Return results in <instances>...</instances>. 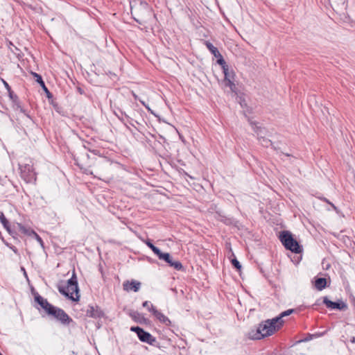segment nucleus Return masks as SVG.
<instances>
[{
	"instance_id": "72a5a7b5",
	"label": "nucleus",
	"mask_w": 355,
	"mask_h": 355,
	"mask_svg": "<svg viewBox=\"0 0 355 355\" xmlns=\"http://www.w3.org/2000/svg\"><path fill=\"white\" fill-rule=\"evenodd\" d=\"M6 245L10 248L13 252L15 254H19V252H18V250L16 248V247L8 243H6Z\"/></svg>"
},
{
	"instance_id": "423d86ee",
	"label": "nucleus",
	"mask_w": 355,
	"mask_h": 355,
	"mask_svg": "<svg viewBox=\"0 0 355 355\" xmlns=\"http://www.w3.org/2000/svg\"><path fill=\"white\" fill-rule=\"evenodd\" d=\"M322 302L324 304H325V306L327 308L330 309H337L342 311L347 308V304L345 303L343 301L338 300L336 302H333L329 300V298L327 296L323 297Z\"/></svg>"
},
{
	"instance_id": "393cba45",
	"label": "nucleus",
	"mask_w": 355,
	"mask_h": 355,
	"mask_svg": "<svg viewBox=\"0 0 355 355\" xmlns=\"http://www.w3.org/2000/svg\"><path fill=\"white\" fill-rule=\"evenodd\" d=\"M32 74L34 76V77H35L36 82L38 83L42 87H44L45 83H44V80H42V76L40 74L35 73V72H33Z\"/></svg>"
},
{
	"instance_id": "dca6fc26",
	"label": "nucleus",
	"mask_w": 355,
	"mask_h": 355,
	"mask_svg": "<svg viewBox=\"0 0 355 355\" xmlns=\"http://www.w3.org/2000/svg\"><path fill=\"white\" fill-rule=\"evenodd\" d=\"M0 222L2 223L3 227L8 231L10 234H12V232L10 229V226L8 220L6 219L3 211H0Z\"/></svg>"
},
{
	"instance_id": "412c9836",
	"label": "nucleus",
	"mask_w": 355,
	"mask_h": 355,
	"mask_svg": "<svg viewBox=\"0 0 355 355\" xmlns=\"http://www.w3.org/2000/svg\"><path fill=\"white\" fill-rule=\"evenodd\" d=\"M130 316L135 321L138 322H141V320H145L144 317L137 311H135V312H133L132 313H131Z\"/></svg>"
},
{
	"instance_id": "7ed1b4c3",
	"label": "nucleus",
	"mask_w": 355,
	"mask_h": 355,
	"mask_svg": "<svg viewBox=\"0 0 355 355\" xmlns=\"http://www.w3.org/2000/svg\"><path fill=\"white\" fill-rule=\"evenodd\" d=\"M279 240L286 250L298 254L302 251V246L293 238L292 234L288 231H283L280 233Z\"/></svg>"
},
{
	"instance_id": "aec40b11",
	"label": "nucleus",
	"mask_w": 355,
	"mask_h": 355,
	"mask_svg": "<svg viewBox=\"0 0 355 355\" xmlns=\"http://www.w3.org/2000/svg\"><path fill=\"white\" fill-rule=\"evenodd\" d=\"M146 245L158 257L162 252L161 250L154 245L150 240L146 241Z\"/></svg>"
},
{
	"instance_id": "c03bdc74",
	"label": "nucleus",
	"mask_w": 355,
	"mask_h": 355,
	"mask_svg": "<svg viewBox=\"0 0 355 355\" xmlns=\"http://www.w3.org/2000/svg\"><path fill=\"white\" fill-rule=\"evenodd\" d=\"M0 355H3V354L0 352Z\"/></svg>"
},
{
	"instance_id": "9b49d317",
	"label": "nucleus",
	"mask_w": 355,
	"mask_h": 355,
	"mask_svg": "<svg viewBox=\"0 0 355 355\" xmlns=\"http://www.w3.org/2000/svg\"><path fill=\"white\" fill-rule=\"evenodd\" d=\"M141 283L136 280L125 281L123 284V288L126 291H133L137 292L140 289Z\"/></svg>"
},
{
	"instance_id": "f257e3e1",
	"label": "nucleus",
	"mask_w": 355,
	"mask_h": 355,
	"mask_svg": "<svg viewBox=\"0 0 355 355\" xmlns=\"http://www.w3.org/2000/svg\"><path fill=\"white\" fill-rule=\"evenodd\" d=\"M277 320L274 318L262 321L257 327H252L247 334V336L250 340H261L273 334L280 329L277 324Z\"/></svg>"
},
{
	"instance_id": "cd10ccee",
	"label": "nucleus",
	"mask_w": 355,
	"mask_h": 355,
	"mask_svg": "<svg viewBox=\"0 0 355 355\" xmlns=\"http://www.w3.org/2000/svg\"><path fill=\"white\" fill-rule=\"evenodd\" d=\"M135 10H150L148 7V4L146 3H141L139 7H137L135 9Z\"/></svg>"
},
{
	"instance_id": "a211bd4d",
	"label": "nucleus",
	"mask_w": 355,
	"mask_h": 355,
	"mask_svg": "<svg viewBox=\"0 0 355 355\" xmlns=\"http://www.w3.org/2000/svg\"><path fill=\"white\" fill-rule=\"evenodd\" d=\"M203 44L207 46L213 55H216V53H218V50L209 40H203Z\"/></svg>"
},
{
	"instance_id": "5701e85b",
	"label": "nucleus",
	"mask_w": 355,
	"mask_h": 355,
	"mask_svg": "<svg viewBox=\"0 0 355 355\" xmlns=\"http://www.w3.org/2000/svg\"><path fill=\"white\" fill-rule=\"evenodd\" d=\"M233 80H234V79L227 80H225L224 83H225V85L226 87H230V89H231L232 92H236V85L234 83Z\"/></svg>"
},
{
	"instance_id": "f8f14e48",
	"label": "nucleus",
	"mask_w": 355,
	"mask_h": 355,
	"mask_svg": "<svg viewBox=\"0 0 355 355\" xmlns=\"http://www.w3.org/2000/svg\"><path fill=\"white\" fill-rule=\"evenodd\" d=\"M114 115L120 120L125 128L130 130V127L125 122V119H130V116L128 115L125 112L122 111L120 108H117L116 110H114Z\"/></svg>"
},
{
	"instance_id": "4be33fe9",
	"label": "nucleus",
	"mask_w": 355,
	"mask_h": 355,
	"mask_svg": "<svg viewBox=\"0 0 355 355\" xmlns=\"http://www.w3.org/2000/svg\"><path fill=\"white\" fill-rule=\"evenodd\" d=\"M223 72L224 73V81L234 79V73L232 71H230L229 67H227V71H223Z\"/></svg>"
},
{
	"instance_id": "2eb2a0df",
	"label": "nucleus",
	"mask_w": 355,
	"mask_h": 355,
	"mask_svg": "<svg viewBox=\"0 0 355 355\" xmlns=\"http://www.w3.org/2000/svg\"><path fill=\"white\" fill-rule=\"evenodd\" d=\"M16 227L19 232H21L22 234L25 235L32 236L33 233H34L33 230L25 227L21 223H17L16 225Z\"/></svg>"
},
{
	"instance_id": "473e14b6",
	"label": "nucleus",
	"mask_w": 355,
	"mask_h": 355,
	"mask_svg": "<svg viewBox=\"0 0 355 355\" xmlns=\"http://www.w3.org/2000/svg\"><path fill=\"white\" fill-rule=\"evenodd\" d=\"M42 89H44V91L46 94L47 98H51L53 97V94L49 92V90L48 89V88L46 87L45 85H44V87H42Z\"/></svg>"
},
{
	"instance_id": "f704fd0d",
	"label": "nucleus",
	"mask_w": 355,
	"mask_h": 355,
	"mask_svg": "<svg viewBox=\"0 0 355 355\" xmlns=\"http://www.w3.org/2000/svg\"><path fill=\"white\" fill-rule=\"evenodd\" d=\"M151 305H153L149 301H145L143 302L142 304V306L144 307V308H146L148 309V310L149 311V309H151Z\"/></svg>"
},
{
	"instance_id": "39448f33",
	"label": "nucleus",
	"mask_w": 355,
	"mask_h": 355,
	"mask_svg": "<svg viewBox=\"0 0 355 355\" xmlns=\"http://www.w3.org/2000/svg\"><path fill=\"white\" fill-rule=\"evenodd\" d=\"M48 315L54 317V318L64 326H68L70 323L73 322L72 318L63 309L55 306L50 310Z\"/></svg>"
},
{
	"instance_id": "37998d69",
	"label": "nucleus",
	"mask_w": 355,
	"mask_h": 355,
	"mask_svg": "<svg viewBox=\"0 0 355 355\" xmlns=\"http://www.w3.org/2000/svg\"><path fill=\"white\" fill-rule=\"evenodd\" d=\"M203 36L207 37L208 36V35H206L205 33H203Z\"/></svg>"
},
{
	"instance_id": "c756f323",
	"label": "nucleus",
	"mask_w": 355,
	"mask_h": 355,
	"mask_svg": "<svg viewBox=\"0 0 355 355\" xmlns=\"http://www.w3.org/2000/svg\"><path fill=\"white\" fill-rule=\"evenodd\" d=\"M32 236L35 237V239L37 240V241L40 244V245L44 248V242L42 238L34 231V233H33Z\"/></svg>"
},
{
	"instance_id": "ddd939ff",
	"label": "nucleus",
	"mask_w": 355,
	"mask_h": 355,
	"mask_svg": "<svg viewBox=\"0 0 355 355\" xmlns=\"http://www.w3.org/2000/svg\"><path fill=\"white\" fill-rule=\"evenodd\" d=\"M314 286L318 291H322L327 286V280L324 277H316L314 280Z\"/></svg>"
},
{
	"instance_id": "0eeeda50",
	"label": "nucleus",
	"mask_w": 355,
	"mask_h": 355,
	"mask_svg": "<svg viewBox=\"0 0 355 355\" xmlns=\"http://www.w3.org/2000/svg\"><path fill=\"white\" fill-rule=\"evenodd\" d=\"M86 315L92 318H101L105 316L104 312L98 306L89 305L86 310Z\"/></svg>"
},
{
	"instance_id": "6e6552de",
	"label": "nucleus",
	"mask_w": 355,
	"mask_h": 355,
	"mask_svg": "<svg viewBox=\"0 0 355 355\" xmlns=\"http://www.w3.org/2000/svg\"><path fill=\"white\" fill-rule=\"evenodd\" d=\"M34 298L35 301L44 310L46 314H48L50 310L54 306L53 304H50L46 299L42 297L37 293L35 294Z\"/></svg>"
},
{
	"instance_id": "a878e982",
	"label": "nucleus",
	"mask_w": 355,
	"mask_h": 355,
	"mask_svg": "<svg viewBox=\"0 0 355 355\" xmlns=\"http://www.w3.org/2000/svg\"><path fill=\"white\" fill-rule=\"evenodd\" d=\"M170 266L173 267L177 270H181L183 268L182 264L179 261L173 260Z\"/></svg>"
},
{
	"instance_id": "6ab92c4d",
	"label": "nucleus",
	"mask_w": 355,
	"mask_h": 355,
	"mask_svg": "<svg viewBox=\"0 0 355 355\" xmlns=\"http://www.w3.org/2000/svg\"><path fill=\"white\" fill-rule=\"evenodd\" d=\"M158 258L161 260H164V261H166L167 263H168L169 266L171 264V262L173 261V259L171 254L168 252H161L160 254L158 256Z\"/></svg>"
},
{
	"instance_id": "bb28decb",
	"label": "nucleus",
	"mask_w": 355,
	"mask_h": 355,
	"mask_svg": "<svg viewBox=\"0 0 355 355\" xmlns=\"http://www.w3.org/2000/svg\"><path fill=\"white\" fill-rule=\"evenodd\" d=\"M231 263L234 268H235L237 270H241V265L236 257L231 260Z\"/></svg>"
},
{
	"instance_id": "79ce46f5",
	"label": "nucleus",
	"mask_w": 355,
	"mask_h": 355,
	"mask_svg": "<svg viewBox=\"0 0 355 355\" xmlns=\"http://www.w3.org/2000/svg\"><path fill=\"white\" fill-rule=\"evenodd\" d=\"M135 20L137 22L139 23V24H141V21H139V19H137L135 18Z\"/></svg>"
},
{
	"instance_id": "c85d7f7f",
	"label": "nucleus",
	"mask_w": 355,
	"mask_h": 355,
	"mask_svg": "<svg viewBox=\"0 0 355 355\" xmlns=\"http://www.w3.org/2000/svg\"><path fill=\"white\" fill-rule=\"evenodd\" d=\"M144 329L140 327H138V326H136V327H130V331H132V332H135L137 334V336L141 334V332L143 331Z\"/></svg>"
},
{
	"instance_id": "f3484780",
	"label": "nucleus",
	"mask_w": 355,
	"mask_h": 355,
	"mask_svg": "<svg viewBox=\"0 0 355 355\" xmlns=\"http://www.w3.org/2000/svg\"><path fill=\"white\" fill-rule=\"evenodd\" d=\"M1 81L5 86L6 90L8 91V95L10 98L13 101H16L18 99V96L14 94V92L12 91L11 87L8 85V83L4 80L3 79H1Z\"/></svg>"
},
{
	"instance_id": "1a4fd4ad",
	"label": "nucleus",
	"mask_w": 355,
	"mask_h": 355,
	"mask_svg": "<svg viewBox=\"0 0 355 355\" xmlns=\"http://www.w3.org/2000/svg\"><path fill=\"white\" fill-rule=\"evenodd\" d=\"M149 311L162 324L170 326L171 320L167 316L164 315L161 311H158L153 305H151V309H149Z\"/></svg>"
},
{
	"instance_id": "58836bf2",
	"label": "nucleus",
	"mask_w": 355,
	"mask_h": 355,
	"mask_svg": "<svg viewBox=\"0 0 355 355\" xmlns=\"http://www.w3.org/2000/svg\"><path fill=\"white\" fill-rule=\"evenodd\" d=\"M313 336H314V335H311V334H309V337H308V338H305V339H304V340H305V341H309V340H310L311 339V338H312Z\"/></svg>"
},
{
	"instance_id": "f03ea898",
	"label": "nucleus",
	"mask_w": 355,
	"mask_h": 355,
	"mask_svg": "<svg viewBox=\"0 0 355 355\" xmlns=\"http://www.w3.org/2000/svg\"><path fill=\"white\" fill-rule=\"evenodd\" d=\"M58 289L62 295L68 299L73 302L79 301V287L75 270H73L71 278L68 279L67 286H58Z\"/></svg>"
},
{
	"instance_id": "4468645a",
	"label": "nucleus",
	"mask_w": 355,
	"mask_h": 355,
	"mask_svg": "<svg viewBox=\"0 0 355 355\" xmlns=\"http://www.w3.org/2000/svg\"><path fill=\"white\" fill-rule=\"evenodd\" d=\"M294 311H295V309H288L285 311L282 312L278 316L275 317L274 318L278 319L277 322L279 325V327H282L284 324V322L282 318L285 316L290 315Z\"/></svg>"
},
{
	"instance_id": "20e7f679",
	"label": "nucleus",
	"mask_w": 355,
	"mask_h": 355,
	"mask_svg": "<svg viewBox=\"0 0 355 355\" xmlns=\"http://www.w3.org/2000/svg\"><path fill=\"white\" fill-rule=\"evenodd\" d=\"M19 169L21 178L26 182H31L35 179V173L30 159H26L24 162L19 163Z\"/></svg>"
},
{
	"instance_id": "a19ab883",
	"label": "nucleus",
	"mask_w": 355,
	"mask_h": 355,
	"mask_svg": "<svg viewBox=\"0 0 355 355\" xmlns=\"http://www.w3.org/2000/svg\"><path fill=\"white\" fill-rule=\"evenodd\" d=\"M132 94H133V96H134L135 99L137 100L138 98L137 95H136L135 93H132Z\"/></svg>"
},
{
	"instance_id": "b1692460",
	"label": "nucleus",
	"mask_w": 355,
	"mask_h": 355,
	"mask_svg": "<svg viewBox=\"0 0 355 355\" xmlns=\"http://www.w3.org/2000/svg\"><path fill=\"white\" fill-rule=\"evenodd\" d=\"M216 63L221 67L223 71H227V67H228V65L225 61L223 57H220L219 59L216 60Z\"/></svg>"
},
{
	"instance_id": "c9c22d12",
	"label": "nucleus",
	"mask_w": 355,
	"mask_h": 355,
	"mask_svg": "<svg viewBox=\"0 0 355 355\" xmlns=\"http://www.w3.org/2000/svg\"><path fill=\"white\" fill-rule=\"evenodd\" d=\"M322 200L327 203L331 205L334 209H336V207L333 203L330 202L328 199H327L326 198H323Z\"/></svg>"
},
{
	"instance_id": "7c9ffc66",
	"label": "nucleus",
	"mask_w": 355,
	"mask_h": 355,
	"mask_svg": "<svg viewBox=\"0 0 355 355\" xmlns=\"http://www.w3.org/2000/svg\"><path fill=\"white\" fill-rule=\"evenodd\" d=\"M261 142L262 145L265 146L266 147H268L269 145H272V141L264 137H262V141Z\"/></svg>"
},
{
	"instance_id": "9d476101",
	"label": "nucleus",
	"mask_w": 355,
	"mask_h": 355,
	"mask_svg": "<svg viewBox=\"0 0 355 355\" xmlns=\"http://www.w3.org/2000/svg\"><path fill=\"white\" fill-rule=\"evenodd\" d=\"M140 341L146 343L150 345L156 346L157 344V339L153 336L150 333L143 330L138 336Z\"/></svg>"
},
{
	"instance_id": "2f4dec72",
	"label": "nucleus",
	"mask_w": 355,
	"mask_h": 355,
	"mask_svg": "<svg viewBox=\"0 0 355 355\" xmlns=\"http://www.w3.org/2000/svg\"><path fill=\"white\" fill-rule=\"evenodd\" d=\"M125 122L127 123L128 125H132L133 127H135L134 123H137V121H135L132 117L130 116V119H125Z\"/></svg>"
},
{
	"instance_id": "e433bc0d",
	"label": "nucleus",
	"mask_w": 355,
	"mask_h": 355,
	"mask_svg": "<svg viewBox=\"0 0 355 355\" xmlns=\"http://www.w3.org/2000/svg\"><path fill=\"white\" fill-rule=\"evenodd\" d=\"M140 102L141 103V104H142L144 106H145V107H146V109H148V111H150V112H151V113H153V111H152V110H150V108L149 107V106H148V105H146V104L145 103V102H144V101H141V100H140Z\"/></svg>"
},
{
	"instance_id": "ea45409f",
	"label": "nucleus",
	"mask_w": 355,
	"mask_h": 355,
	"mask_svg": "<svg viewBox=\"0 0 355 355\" xmlns=\"http://www.w3.org/2000/svg\"><path fill=\"white\" fill-rule=\"evenodd\" d=\"M350 342L352 343H355V338L354 337L352 338V339L350 340Z\"/></svg>"
},
{
	"instance_id": "4c0bfd02",
	"label": "nucleus",
	"mask_w": 355,
	"mask_h": 355,
	"mask_svg": "<svg viewBox=\"0 0 355 355\" xmlns=\"http://www.w3.org/2000/svg\"><path fill=\"white\" fill-rule=\"evenodd\" d=\"M217 60L219 59L220 57H223L222 55L220 53L219 51L216 53V55H214Z\"/></svg>"
}]
</instances>
